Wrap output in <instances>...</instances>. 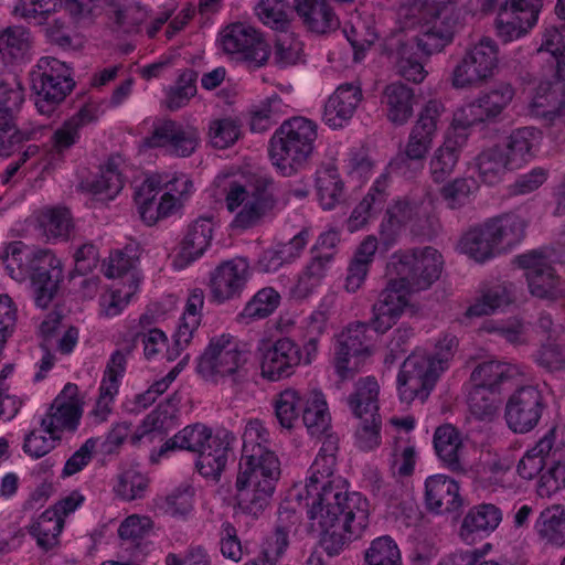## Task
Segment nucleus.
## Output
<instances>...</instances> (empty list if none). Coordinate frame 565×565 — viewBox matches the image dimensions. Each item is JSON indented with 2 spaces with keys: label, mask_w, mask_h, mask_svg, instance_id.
Returning <instances> with one entry per match:
<instances>
[{
  "label": "nucleus",
  "mask_w": 565,
  "mask_h": 565,
  "mask_svg": "<svg viewBox=\"0 0 565 565\" xmlns=\"http://www.w3.org/2000/svg\"><path fill=\"white\" fill-rule=\"evenodd\" d=\"M31 49L30 32L22 26H10L0 32V63L17 64L28 58Z\"/></svg>",
  "instance_id": "09e8293b"
},
{
  "label": "nucleus",
  "mask_w": 565,
  "mask_h": 565,
  "mask_svg": "<svg viewBox=\"0 0 565 565\" xmlns=\"http://www.w3.org/2000/svg\"><path fill=\"white\" fill-rule=\"evenodd\" d=\"M157 195H141V186L136 192V203L140 217L147 225L154 224L159 218L168 217L174 214L182 205L183 201L173 198L169 192L162 193L159 202H156Z\"/></svg>",
  "instance_id": "8fccbe9b"
},
{
  "label": "nucleus",
  "mask_w": 565,
  "mask_h": 565,
  "mask_svg": "<svg viewBox=\"0 0 565 565\" xmlns=\"http://www.w3.org/2000/svg\"><path fill=\"white\" fill-rule=\"evenodd\" d=\"M430 204L424 201L398 200L386 211V215L380 225L382 245L391 248L401 232L409 225L412 231L418 234L426 233V224L431 225Z\"/></svg>",
  "instance_id": "f8f14e48"
},
{
  "label": "nucleus",
  "mask_w": 565,
  "mask_h": 565,
  "mask_svg": "<svg viewBox=\"0 0 565 565\" xmlns=\"http://www.w3.org/2000/svg\"><path fill=\"white\" fill-rule=\"evenodd\" d=\"M214 437L215 433L204 424L195 423L193 425H188L173 437L166 440V443L160 447L157 456L158 458L163 457L172 450H186L199 455L207 447V445L212 444Z\"/></svg>",
  "instance_id": "e433bc0d"
},
{
  "label": "nucleus",
  "mask_w": 565,
  "mask_h": 565,
  "mask_svg": "<svg viewBox=\"0 0 565 565\" xmlns=\"http://www.w3.org/2000/svg\"><path fill=\"white\" fill-rule=\"evenodd\" d=\"M443 265L441 254L430 246L395 252L387 268L397 278L388 280L372 307L373 330H390L408 306L409 294L428 289L439 279Z\"/></svg>",
  "instance_id": "f257e3e1"
},
{
  "label": "nucleus",
  "mask_w": 565,
  "mask_h": 565,
  "mask_svg": "<svg viewBox=\"0 0 565 565\" xmlns=\"http://www.w3.org/2000/svg\"><path fill=\"white\" fill-rule=\"evenodd\" d=\"M235 435L227 429H217L211 445L198 455L196 469L205 478L218 480L226 467L228 452L232 449Z\"/></svg>",
  "instance_id": "c85d7f7f"
},
{
  "label": "nucleus",
  "mask_w": 565,
  "mask_h": 565,
  "mask_svg": "<svg viewBox=\"0 0 565 565\" xmlns=\"http://www.w3.org/2000/svg\"><path fill=\"white\" fill-rule=\"evenodd\" d=\"M555 429L548 430L539 443L519 461L516 470L521 478L531 480L545 466L547 475L543 476L546 483L554 489L565 488V443L555 445Z\"/></svg>",
  "instance_id": "9d476101"
},
{
  "label": "nucleus",
  "mask_w": 565,
  "mask_h": 565,
  "mask_svg": "<svg viewBox=\"0 0 565 565\" xmlns=\"http://www.w3.org/2000/svg\"><path fill=\"white\" fill-rule=\"evenodd\" d=\"M223 50L228 54H238L255 66L264 65L269 51L262 35L253 28L243 23L227 26L221 36Z\"/></svg>",
  "instance_id": "aec40b11"
},
{
  "label": "nucleus",
  "mask_w": 565,
  "mask_h": 565,
  "mask_svg": "<svg viewBox=\"0 0 565 565\" xmlns=\"http://www.w3.org/2000/svg\"><path fill=\"white\" fill-rule=\"evenodd\" d=\"M124 178L119 170V158L110 157L100 172L87 183L88 191L100 200H113L122 190Z\"/></svg>",
  "instance_id": "3c124183"
},
{
  "label": "nucleus",
  "mask_w": 565,
  "mask_h": 565,
  "mask_svg": "<svg viewBox=\"0 0 565 565\" xmlns=\"http://www.w3.org/2000/svg\"><path fill=\"white\" fill-rule=\"evenodd\" d=\"M82 413L78 387L68 383L55 397L40 424L44 433L61 438L63 431H74L77 428Z\"/></svg>",
  "instance_id": "a211bd4d"
},
{
  "label": "nucleus",
  "mask_w": 565,
  "mask_h": 565,
  "mask_svg": "<svg viewBox=\"0 0 565 565\" xmlns=\"http://www.w3.org/2000/svg\"><path fill=\"white\" fill-rule=\"evenodd\" d=\"M425 501L427 509L436 514L458 512L462 498L457 481L445 475H435L426 479Z\"/></svg>",
  "instance_id": "cd10ccee"
},
{
  "label": "nucleus",
  "mask_w": 565,
  "mask_h": 565,
  "mask_svg": "<svg viewBox=\"0 0 565 565\" xmlns=\"http://www.w3.org/2000/svg\"><path fill=\"white\" fill-rule=\"evenodd\" d=\"M295 8L306 26L317 33H326L339 25V20L326 0H295Z\"/></svg>",
  "instance_id": "37998d69"
},
{
  "label": "nucleus",
  "mask_w": 565,
  "mask_h": 565,
  "mask_svg": "<svg viewBox=\"0 0 565 565\" xmlns=\"http://www.w3.org/2000/svg\"><path fill=\"white\" fill-rule=\"evenodd\" d=\"M334 260L328 255L310 253V258L300 273L295 294L299 298H306L321 284Z\"/></svg>",
  "instance_id": "603ef678"
},
{
  "label": "nucleus",
  "mask_w": 565,
  "mask_h": 565,
  "mask_svg": "<svg viewBox=\"0 0 565 565\" xmlns=\"http://www.w3.org/2000/svg\"><path fill=\"white\" fill-rule=\"evenodd\" d=\"M339 450V439L337 436L327 435L322 441L320 450L309 469V477L305 486L298 491L311 494L315 490L337 479L334 469L337 465V454Z\"/></svg>",
  "instance_id": "7c9ffc66"
},
{
  "label": "nucleus",
  "mask_w": 565,
  "mask_h": 565,
  "mask_svg": "<svg viewBox=\"0 0 565 565\" xmlns=\"http://www.w3.org/2000/svg\"><path fill=\"white\" fill-rule=\"evenodd\" d=\"M280 303V295L271 287L259 289L245 305L239 318L245 322L265 319L273 315Z\"/></svg>",
  "instance_id": "052dcab7"
},
{
  "label": "nucleus",
  "mask_w": 565,
  "mask_h": 565,
  "mask_svg": "<svg viewBox=\"0 0 565 565\" xmlns=\"http://www.w3.org/2000/svg\"><path fill=\"white\" fill-rule=\"evenodd\" d=\"M317 124L302 116L289 118L269 140V158L278 173L290 177L310 160L318 137Z\"/></svg>",
  "instance_id": "423d86ee"
},
{
  "label": "nucleus",
  "mask_w": 565,
  "mask_h": 565,
  "mask_svg": "<svg viewBox=\"0 0 565 565\" xmlns=\"http://www.w3.org/2000/svg\"><path fill=\"white\" fill-rule=\"evenodd\" d=\"M306 362L305 351L289 337H281L262 349V375L269 381L289 377Z\"/></svg>",
  "instance_id": "2eb2a0df"
},
{
  "label": "nucleus",
  "mask_w": 565,
  "mask_h": 565,
  "mask_svg": "<svg viewBox=\"0 0 565 565\" xmlns=\"http://www.w3.org/2000/svg\"><path fill=\"white\" fill-rule=\"evenodd\" d=\"M479 177L487 184L498 183L507 170H513L512 163L501 146L483 150L477 158Z\"/></svg>",
  "instance_id": "864d4df0"
},
{
  "label": "nucleus",
  "mask_w": 565,
  "mask_h": 565,
  "mask_svg": "<svg viewBox=\"0 0 565 565\" xmlns=\"http://www.w3.org/2000/svg\"><path fill=\"white\" fill-rule=\"evenodd\" d=\"M501 403V391L497 388L472 385L468 395L470 413L481 420L492 419L497 415Z\"/></svg>",
  "instance_id": "13d9d810"
},
{
  "label": "nucleus",
  "mask_w": 565,
  "mask_h": 565,
  "mask_svg": "<svg viewBox=\"0 0 565 565\" xmlns=\"http://www.w3.org/2000/svg\"><path fill=\"white\" fill-rule=\"evenodd\" d=\"M235 489L239 510L258 518L269 504L279 480L280 460L270 449V434L258 418L247 420Z\"/></svg>",
  "instance_id": "f03ea898"
},
{
  "label": "nucleus",
  "mask_w": 565,
  "mask_h": 565,
  "mask_svg": "<svg viewBox=\"0 0 565 565\" xmlns=\"http://www.w3.org/2000/svg\"><path fill=\"white\" fill-rule=\"evenodd\" d=\"M514 262L520 268L525 270V277L532 296L554 300L562 295L559 277L543 253L531 250L518 255Z\"/></svg>",
  "instance_id": "f3484780"
},
{
  "label": "nucleus",
  "mask_w": 565,
  "mask_h": 565,
  "mask_svg": "<svg viewBox=\"0 0 565 565\" xmlns=\"http://www.w3.org/2000/svg\"><path fill=\"white\" fill-rule=\"evenodd\" d=\"M444 111L445 107L441 102L436 99L427 102L409 131L404 151L411 152L415 157L423 156L427 158Z\"/></svg>",
  "instance_id": "b1692460"
},
{
  "label": "nucleus",
  "mask_w": 565,
  "mask_h": 565,
  "mask_svg": "<svg viewBox=\"0 0 565 565\" xmlns=\"http://www.w3.org/2000/svg\"><path fill=\"white\" fill-rule=\"evenodd\" d=\"M499 65V47L494 40L481 38L471 44L452 71L456 88L479 87L491 78Z\"/></svg>",
  "instance_id": "9b49d317"
},
{
  "label": "nucleus",
  "mask_w": 565,
  "mask_h": 565,
  "mask_svg": "<svg viewBox=\"0 0 565 565\" xmlns=\"http://www.w3.org/2000/svg\"><path fill=\"white\" fill-rule=\"evenodd\" d=\"M542 139L541 130L534 127L514 129L503 147L512 167L519 169L534 158Z\"/></svg>",
  "instance_id": "4c0bfd02"
},
{
  "label": "nucleus",
  "mask_w": 565,
  "mask_h": 565,
  "mask_svg": "<svg viewBox=\"0 0 565 565\" xmlns=\"http://www.w3.org/2000/svg\"><path fill=\"white\" fill-rule=\"evenodd\" d=\"M241 120L236 117L212 119L209 124L207 137L214 148L226 149L241 137Z\"/></svg>",
  "instance_id": "69168bd1"
},
{
  "label": "nucleus",
  "mask_w": 565,
  "mask_h": 565,
  "mask_svg": "<svg viewBox=\"0 0 565 565\" xmlns=\"http://www.w3.org/2000/svg\"><path fill=\"white\" fill-rule=\"evenodd\" d=\"M380 385L374 376L361 377L354 392L348 397V405L355 417L379 415Z\"/></svg>",
  "instance_id": "de8ad7c7"
},
{
  "label": "nucleus",
  "mask_w": 565,
  "mask_h": 565,
  "mask_svg": "<svg viewBox=\"0 0 565 565\" xmlns=\"http://www.w3.org/2000/svg\"><path fill=\"white\" fill-rule=\"evenodd\" d=\"M305 403V393L286 388L275 396V416L282 428L290 429L299 418Z\"/></svg>",
  "instance_id": "bf43d9fd"
},
{
  "label": "nucleus",
  "mask_w": 565,
  "mask_h": 565,
  "mask_svg": "<svg viewBox=\"0 0 565 565\" xmlns=\"http://www.w3.org/2000/svg\"><path fill=\"white\" fill-rule=\"evenodd\" d=\"M168 419L166 413L154 409L149 413L142 424L131 434L132 425L129 422L115 423L110 430L106 434L105 439L99 444L100 452L103 455L118 454L124 443L130 436V443L138 445L145 437H150L153 434H162L164 424Z\"/></svg>",
  "instance_id": "412c9836"
},
{
  "label": "nucleus",
  "mask_w": 565,
  "mask_h": 565,
  "mask_svg": "<svg viewBox=\"0 0 565 565\" xmlns=\"http://www.w3.org/2000/svg\"><path fill=\"white\" fill-rule=\"evenodd\" d=\"M486 223L500 254L509 252L525 237L527 222L520 214L503 213L488 218Z\"/></svg>",
  "instance_id": "c9c22d12"
},
{
  "label": "nucleus",
  "mask_w": 565,
  "mask_h": 565,
  "mask_svg": "<svg viewBox=\"0 0 565 565\" xmlns=\"http://www.w3.org/2000/svg\"><path fill=\"white\" fill-rule=\"evenodd\" d=\"M248 353L241 342L231 334L213 337L198 359L196 371L213 384L230 380L237 385L247 380Z\"/></svg>",
  "instance_id": "0eeeda50"
},
{
  "label": "nucleus",
  "mask_w": 565,
  "mask_h": 565,
  "mask_svg": "<svg viewBox=\"0 0 565 565\" xmlns=\"http://www.w3.org/2000/svg\"><path fill=\"white\" fill-rule=\"evenodd\" d=\"M363 482L372 497L388 508H405L412 501V489L408 484L395 478L384 479L376 468L365 469Z\"/></svg>",
  "instance_id": "393cba45"
},
{
  "label": "nucleus",
  "mask_w": 565,
  "mask_h": 565,
  "mask_svg": "<svg viewBox=\"0 0 565 565\" xmlns=\"http://www.w3.org/2000/svg\"><path fill=\"white\" fill-rule=\"evenodd\" d=\"M92 119L90 111L83 108L54 131L51 137V149L43 159V170L63 160L65 152L78 141L82 127Z\"/></svg>",
  "instance_id": "c756f323"
},
{
  "label": "nucleus",
  "mask_w": 565,
  "mask_h": 565,
  "mask_svg": "<svg viewBox=\"0 0 565 565\" xmlns=\"http://www.w3.org/2000/svg\"><path fill=\"white\" fill-rule=\"evenodd\" d=\"M362 98L363 94L359 85L353 83L340 85L324 105L323 121L333 129L342 128L351 120Z\"/></svg>",
  "instance_id": "a878e982"
},
{
  "label": "nucleus",
  "mask_w": 565,
  "mask_h": 565,
  "mask_svg": "<svg viewBox=\"0 0 565 565\" xmlns=\"http://www.w3.org/2000/svg\"><path fill=\"white\" fill-rule=\"evenodd\" d=\"M316 189L323 210H333L345 200L344 183L333 164H326L317 170Z\"/></svg>",
  "instance_id": "49530a36"
},
{
  "label": "nucleus",
  "mask_w": 565,
  "mask_h": 565,
  "mask_svg": "<svg viewBox=\"0 0 565 565\" xmlns=\"http://www.w3.org/2000/svg\"><path fill=\"white\" fill-rule=\"evenodd\" d=\"M466 138V134H448L444 142L434 150L428 162L429 175L434 183L445 182L455 172Z\"/></svg>",
  "instance_id": "473e14b6"
},
{
  "label": "nucleus",
  "mask_w": 565,
  "mask_h": 565,
  "mask_svg": "<svg viewBox=\"0 0 565 565\" xmlns=\"http://www.w3.org/2000/svg\"><path fill=\"white\" fill-rule=\"evenodd\" d=\"M349 522H341L334 526L316 527L320 532V545L329 556L339 555L352 540L359 539L364 530L354 532Z\"/></svg>",
  "instance_id": "680f3d73"
},
{
  "label": "nucleus",
  "mask_w": 565,
  "mask_h": 565,
  "mask_svg": "<svg viewBox=\"0 0 565 565\" xmlns=\"http://www.w3.org/2000/svg\"><path fill=\"white\" fill-rule=\"evenodd\" d=\"M64 520L51 509L45 510L30 526V534L43 551H50L58 544Z\"/></svg>",
  "instance_id": "6e6d98bb"
},
{
  "label": "nucleus",
  "mask_w": 565,
  "mask_h": 565,
  "mask_svg": "<svg viewBox=\"0 0 565 565\" xmlns=\"http://www.w3.org/2000/svg\"><path fill=\"white\" fill-rule=\"evenodd\" d=\"M126 364L127 358L124 352L117 350L110 355L99 386V396L95 406L88 413L92 424L99 425L105 423L113 413L114 399L118 394L120 380L126 371Z\"/></svg>",
  "instance_id": "4be33fe9"
},
{
  "label": "nucleus",
  "mask_w": 565,
  "mask_h": 565,
  "mask_svg": "<svg viewBox=\"0 0 565 565\" xmlns=\"http://www.w3.org/2000/svg\"><path fill=\"white\" fill-rule=\"evenodd\" d=\"M126 282H115L109 291L102 296L100 308L106 317L118 316L138 291L140 278L127 276Z\"/></svg>",
  "instance_id": "4d7b16f0"
},
{
  "label": "nucleus",
  "mask_w": 565,
  "mask_h": 565,
  "mask_svg": "<svg viewBox=\"0 0 565 565\" xmlns=\"http://www.w3.org/2000/svg\"><path fill=\"white\" fill-rule=\"evenodd\" d=\"M204 298V291L200 288H194L190 291L180 324L173 335L175 349L167 351L168 360L172 361L179 356L180 351L191 342L193 333L201 323Z\"/></svg>",
  "instance_id": "2f4dec72"
},
{
  "label": "nucleus",
  "mask_w": 565,
  "mask_h": 565,
  "mask_svg": "<svg viewBox=\"0 0 565 565\" xmlns=\"http://www.w3.org/2000/svg\"><path fill=\"white\" fill-rule=\"evenodd\" d=\"M532 113L548 125L565 128V94H557L550 83L537 86L531 102Z\"/></svg>",
  "instance_id": "58836bf2"
},
{
  "label": "nucleus",
  "mask_w": 565,
  "mask_h": 565,
  "mask_svg": "<svg viewBox=\"0 0 565 565\" xmlns=\"http://www.w3.org/2000/svg\"><path fill=\"white\" fill-rule=\"evenodd\" d=\"M302 422L311 436L320 437L329 430L331 416L321 391L311 390L305 393Z\"/></svg>",
  "instance_id": "c03bdc74"
},
{
  "label": "nucleus",
  "mask_w": 565,
  "mask_h": 565,
  "mask_svg": "<svg viewBox=\"0 0 565 565\" xmlns=\"http://www.w3.org/2000/svg\"><path fill=\"white\" fill-rule=\"evenodd\" d=\"M478 189L479 184L475 178L463 177L447 182L439 193L447 207L457 210L469 204Z\"/></svg>",
  "instance_id": "e2e57ef3"
},
{
  "label": "nucleus",
  "mask_w": 565,
  "mask_h": 565,
  "mask_svg": "<svg viewBox=\"0 0 565 565\" xmlns=\"http://www.w3.org/2000/svg\"><path fill=\"white\" fill-rule=\"evenodd\" d=\"M439 376L425 352L412 353L403 362L397 375L401 401L407 404L415 399L425 402Z\"/></svg>",
  "instance_id": "ddd939ff"
},
{
  "label": "nucleus",
  "mask_w": 565,
  "mask_h": 565,
  "mask_svg": "<svg viewBox=\"0 0 565 565\" xmlns=\"http://www.w3.org/2000/svg\"><path fill=\"white\" fill-rule=\"evenodd\" d=\"M534 530L541 544L548 547L565 546V508L559 504L544 509L535 521Z\"/></svg>",
  "instance_id": "a19ab883"
},
{
  "label": "nucleus",
  "mask_w": 565,
  "mask_h": 565,
  "mask_svg": "<svg viewBox=\"0 0 565 565\" xmlns=\"http://www.w3.org/2000/svg\"><path fill=\"white\" fill-rule=\"evenodd\" d=\"M298 501H305L311 526L328 527L349 522L354 532L369 525L367 502L360 493L349 492V484L342 478L329 481L311 494L298 491Z\"/></svg>",
  "instance_id": "39448f33"
},
{
  "label": "nucleus",
  "mask_w": 565,
  "mask_h": 565,
  "mask_svg": "<svg viewBox=\"0 0 565 565\" xmlns=\"http://www.w3.org/2000/svg\"><path fill=\"white\" fill-rule=\"evenodd\" d=\"M533 359L546 372H565V343H561L558 339L546 340L535 351Z\"/></svg>",
  "instance_id": "774afa93"
},
{
  "label": "nucleus",
  "mask_w": 565,
  "mask_h": 565,
  "mask_svg": "<svg viewBox=\"0 0 565 565\" xmlns=\"http://www.w3.org/2000/svg\"><path fill=\"white\" fill-rule=\"evenodd\" d=\"M515 90L509 83H499L481 93L477 100L487 118L498 117L512 102Z\"/></svg>",
  "instance_id": "0e129e2a"
},
{
  "label": "nucleus",
  "mask_w": 565,
  "mask_h": 565,
  "mask_svg": "<svg viewBox=\"0 0 565 565\" xmlns=\"http://www.w3.org/2000/svg\"><path fill=\"white\" fill-rule=\"evenodd\" d=\"M366 565H402L401 551L390 535L374 539L365 550Z\"/></svg>",
  "instance_id": "338daca9"
},
{
  "label": "nucleus",
  "mask_w": 565,
  "mask_h": 565,
  "mask_svg": "<svg viewBox=\"0 0 565 565\" xmlns=\"http://www.w3.org/2000/svg\"><path fill=\"white\" fill-rule=\"evenodd\" d=\"M434 448L443 465L452 472H465V446L460 433L450 424L439 426L434 434Z\"/></svg>",
  "instance_id": "f704fd0d"
},
{
  "label": "nucleus",
  "mask_w": 565,
  "mask_h": 565,
  "mask_svg": "<svg viewBox=\"0 0 565 565\" xmlns=\"http://www.w3.org/2000/svg\"><path fill=\"white\" fill-rule=\"evenodd\" d=\"M30 77L36 95L35 106L43 115H50L75 86L71 68L52 56L41 57Z\"/></svg>",
  "instance_id": "6e6552de"
},
{
  "label": "nucleus",
  "mask_w": 565,
  "mask_h": 565,
  "mask_svg": "<svg viewBox=\"0 0 565 565\" xmlns=\"http://www.w3.org/2000/svg\"><path fill=\"white\" fill-rule=\"evenodd\" d=\"M545 406L543 394L537 387L522 386L507 402V424L515 433H527L539 424Z\"/></svg>",
  "instance_id": "dca6fc26"
},
{
  "label": "nucleus",
  "mask_w": 565,
  "mask_h": 565,
  "mask_svg": "<svg viewBox=\"0 0 565 565\" xmlns=\"http://www.w3.org/2000/svg\"><path fill=\"white\" fill-rule=\"evenodd\" d=\"M141 195H157L159 192H169L173 198L184 202L192 192V181L188 175L177 172L154 173L145 179Z\"/></svg>",
  "instance_id": "a18cd8bd"
},
{
  "label": "nucleus",
  "mask_w": 565,
  "mask_h": 565,
  "mask_svg": "<svg viewBox=\"0 0 565 565\" xmlns=\"http://www.w3.org/2000/svg\"><path fill=\"white\" fill-rule=\"evenodd\" d=\"M201 136L198 127L173 119H162L153 125L152 132L145 139L149 148H160L167 154L188 158L199 148Z\"/></svg>",
  "instance_id": "4468645a"
},
{
  "label": "nucleus",
  "mask_w": 565,
  "mask_h": 565,
  "mask_svg": "<svg viewBox=\"0 0 565 565\" xmlns=\"http://www.w3.org/2000/svg\"><path fill=\"white\" fill-rule=\"evenodd\" d=\"M31 270L29 275L35 303L40 308H46L63 278L61 260L50 250H39L32 257Z\"/></svg>",
  "instance_id": "6ab92c4d"
},
{
  "label": "nucleus",
  "mask_w": 565,
  "mask_h": 565,
  "mask_svg": "<svg viewBox=\"0 0 565 565\" xmlns=\"http://www.w3.org/2000/svg\"><path fill=\"white\" fill-rule=\"evenodd\" d=\"M458 248L477 263H484L500 254L486 221L466 232L459 241Z\"/></svg>",
  "instance_id": "79ce46f5"
},
{
  "label": "nucleus",
  "mask_w": 565,
  "mask_h": 565,
  "mask_svg": "<svg viewBox=\"0 0 565 565\" xmlns=\"http://www.w3.org/2000/svg\"><path fill=\"white\" fill-rule=\"evenodd\" d=\"M370 323L355 321L345 327L335 338L333 366L341 379H350L374 354L375 345L369 337Z\"/></svg>",
  "instance_id": "1a4fd4ad"
},
{
  "label": "nucleus",
  "mask_w": 565,
  "mask_h": 565,
  "mask_svg": "<svg viewBox=\"0 0 565 565\" xmlns=\"http://www.w3.org/2000/svg\"><path fill=\"white\" fill-rule=\"evenodd\" d=\"M220 186L225 206L235 213L232 226L249 230L275 216L279 198L274 178L263 172H247L222 179Z\"/></svg>",
  "instance_id": "7ed1b4c3"
},
{
  "label": "nucleus",
  "mask_w": 565,
  "mask_h": 565,
  "mask_svg": "<svg viewBox=\"0 0 565 565\" xmlns=\"http://www.w3.org/2000/svg\"><path fill=\"white\" fill-rule=\"evenodd\" d=\"M249 264L245 258L223 262L212 273L210 288L217 302L239 297L248 280Z\"/></svg>",
  "instance_id": "5701e85b"
},
{
  "label": "nucleus",
  "mask_w": 565,
  "mask_h": 565,
  "mask_svg": "<svg viewBox=\"0 0 565 565\" xmlns=\"http://www.w3.org/2000/svg\"><path fill=\"white\" fill-rule=\"evenodd\" d=\"M502 521V511L492 503H481L469 509L463 516L459 537L466 544H475L477 541L492 533Z\"/></svg>",
  "instance_id": "bb28decb"
},
{
  "label": "nucleus",
  "mask_w": 565,
  "mask_h": 565,
  "mask_svg": "<svg viewBox=\"0 0 565 565\" xmlns=\"http://www.w3.org/2000/svg\"><path fill=\"white\" fill-rule=\"evenodd\" d=\"M328 320L327 311L318 309L305 321L300 347L307 363H312L318 356L321 338L328 330Z\"/></svg>",
  "instance_id": "5fc2aeb1"
},
{
  "label": "nucleus",
  "mask_w": 565,
  "mask_h": 565,
  "mask_svg": "<svg viewBox=\"0 0 565 565\" xmlns=\"http://www.w3.org/2000/svg\"><path fill=\"white\" fill-rule=\"evenodd\" d=\"M213 231L211 217H199L188 225L177 255L181 266L193 263L206 252L211 245Z\"/></svg>",
  "instance_id": "72a5a7b5"
},
{
  "label": "nucleus",
  "mask_w": 565,
  "mask_h": 565,
  "mask_svg": "<svg viewBox=\"0 0 565 565\" xmlns=\"http://www.w3.org/2000/svg\"><path fill=\"white\" fill-rule=\"evenodd\" d=\"M413 100V89L399 82L386 85L381 97L387 119L397 126L406 124L412 117Z\"/></svg>",
  "instance_id": "ea45409f"
},
{
  "label": "nucleus",
  "mask_w": 565,
  "mask_h": 565,
  "mask_svg": "<svg viewBox=\"0 0 565 565\" xmlns=\"http://www.w3.org/2000/svg\"><path fill=\"white\" fill-rule=\"evenodd\" d=\"M397 21L403 31L418 30L416 42L424 54L438 53L454 40L455 0H403Z\"/></svg>",
  "instance_id": "20e7f679"
}]
</instances>
